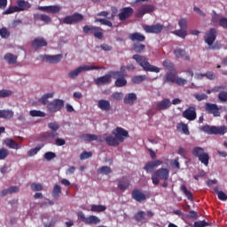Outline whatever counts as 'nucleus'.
<instances>
[{"label":"nucleus","instance_id":"f257e3e1","mask_svg":"<svg viewBox=\"0 0 227 227\" xmlns=\"http://www.w3.org/2000/svg\"><path fill=\"white\" fill-rule=\"evenodd\" d=\"M113 135H109L105 138L108 146H120V143H123L129 137V131L123 128L117 127L112 131Z\"/></svg>","mask_w":227,"mask_h":227},{"label":"nucleus","instance_id":"f03ea898","mask_svg":"<svg viewBox=\"0 0 227 227\" xmlns=\"http://www.w3.org/2000/svg\"><path fill=\"white\" fill-rule=\"evenodd\" d=\"M132 59H134L136 63H137V65H139V67H141L145 72H153L154 74H159L160 72V67L150 64L148 57L135 54L133 55Z\"/></svg>","mask_w":227,"mask_h":227},{"label":"nucleus","instance_id":"7ed1b4c3","mask_svg":"<svg viewBox=\"0 0 227 227\" xmlns=\"http://www.w3.org/2000/svg\"><path fill=\"white\" fill-rule=\"evenodd\" d=\"M126 75L125 66H121L120 71H112V77L113 79H115L114 85L116 88H123L124 86H127Z\"/></svg>","mask_w":227,"mask_h":227},{"label":"nucleus","instance_id":"20e7f679","mask_svg":"<svg viewBox=\"0 0 227 227\" xmlns=\"http://www.w3.org/2000/svg\"><path fill=\"white\" fill-rule=\"evenodd\" d=\"M201 132H205V134H208L209 136L215 135V136H224L227 133V126H210L206 124L200 128Z\"/></svg>","mask_w":227,"mask_h":227},{"label":"nucleus","instance_id":"39448f33","mask_svg":"<svg viewBox=\"0 0 227 227\" xmlns=\"http://www.w3.org/2000/svg\"><path fill=\"white\" fill-rule=\"evenodd\" d=\"M216 38H217V29L210 28L209 31L207 32L204 35V42L205 43H207V45L209 46V49H213L214 51H215L217 49H221L220 45H217V44L214 45V42H215Z\"/></svg>","mask_w":227,"mask_h":227},{"label":"nucleus","instance_id":"423d86ee","mask_svg":"<svg viewBox=\"0 0 227 227\" xmlns=\"http://www.w3.org/2000/svg\"><path fill=\"white\" fill-rule=\"evenodd\" d=\"M106 67H98V66H80L76 69L70 71L67 74L69 79H77L79 77V74L82 72H88L90 70H102Z\"/></svg>","mask_w":227,"mask_h":227},{"label":"nucleus","instance_id":"0eeeda50","mask_svg":"<svg viewBox=\"0 0 227 227\" xmlns=\"http://www.w3.org/2000/svg\"><path fill=\"white\" fill-rule=\"evenodd\" d=\"M151 178L154 185H159L160 180H168L169 178V170L164 168H159L153 173Z\"/></svg>","mask_w":227,"mask_h":227},{"label":"nucleus","instance_id":"6e6552de","mask_svg":"<svg viewBox=\"0 0 227 227\" xmlns=\"http://www.w3.org/2000/svg\"><path fill=\"white\" fill-rule=\"evenodd\" d=\"M63 107H65V101L63 99H54L48 104L46 109L48 113H58V111H61Z\"/></svg>","mask_w":227,"mask_h":227},{"label":"nucleus","instance_id":"1a4fd4ad","mask_svg":"<svg viewBox=\"0 0 227 227\" xmlns=\"http://www.w3.org/2000/svg\"><path fill=\"white\" fill-rule=\"evenodd\" d=\"M84 20V16L79 12H75L73 15L66 16L60 20V24L72 25L74 22H82Z\"/></svg>","mask_w":227,"mask_h":227},{"label":"nucleus","instance_id":"9d476101","mask_svg":"<svg viewBox=\"0 0 227 227\" xmlns=\"http://www.w3.org/2000/svg\"><path fill=\"white\" fill-rule=\"evenodd\" d=\"M48 127L51 129L52 132L43 133V137H46L47 139H54V137H58V136H59L58 133V130L59 129V124H58V122H50Z\"/></svg>","mask_w":227,"mask_h":227},{"label":"nucleus","instance_id":"9b49d317","mask_svg":"<svg viewBox=\"0 0 227 227\" xmlns=\"http://www.w3.org/2000/svg\"><path fill=\"white\" fill-rule=\"evenodd\" d=\"M153 12H155V7L152 4H144L140 6L136 12L135 16L137 19H141V17L146 15V13H152Z\"/></svg>","mask_w":227,"mask_h":227},{"label":"nucleus","instance_id":"f8f14e48","mask_svg":"<svg viewBox=\"0 0 227 227\" xmlns=\"http://www.w3.org/2000/svg\"><path fill=\"white\" fill-rule=\"evenodd\" d=\"M144 31L145 33H151L153 35H159L162 33V29H164V25L160 23H157L156 25H145L143 27Z\"/></svg>","mask_w":227,"mask_h":227},{"label":"nucleus","instance_id":"ddd939ff","mask_svg":"<svg viewBox=\"0 0 227 227\" xmlns=\"http://www.w3.org/2000/svg\"><path fill=\"white\" fill-rule=\"evenodd\" d=\"M205 110L207 114H213V116L215 117L221 116V112L219 111V106H217V104L206 103Z\"/></svg>","mask_w":227,"mask_h":227},{"label":"nucleus","instance_id":"4468645a","mask_svg":"<svg viewBox=\"0 0 227 227\" xmlns=\"http://www.w3.org/2000/svg\"><path fill=\"white\" fill-rule=\"evenodd\" d=\"M134 14V9L132 7H123L121 9V12L119 13L118 17L121 22L125 21L126 19L132 17Z\"/></svg>","mask_w":227,"mask_h":227},{"label":"nucleus","instance_id":"2eb2a0df","mask_svg":"<svg viewBox=\"0 0 227 227\" xmlns=\"http://www.w3.org/2000/svg\"><path fill=\"white\" fill-rule=\"evenodd\" d=\"M183 117L186 120H189V121H194V120L197 118L196 107H188L185 111L183 112Z\"/></svg>","mask_w":227,"mask_h":227},{"label":"nucleus","instance_id":"dca6fc26","mask_svg":"<svg viewBox=\"0 0 227 227\" xmlns=\"http://www.w3.org/2000/svg\"><path fill=\"white\" fill-rule=\"evenodd\" d=\"M162 164L163 161L160 160L149 161L145 165L144 169L146 171V173H153L155 168H159V166H162Z\"/></svg>","mask_w":227,"mask_h":227},{"label":"nucleus","instance_id":"f3484780","mask_svg":"<svg viewBox=\"0 0 227 227\" xmlns=\"http://www.w3.org/2000/svg\"><path fill=\"white\" fill-rule=\"evenodd\" d=\"M38 10L40 12H45L46 13H59L61 12V6L59 5H48V6H39Z\"/></svg>","mask_w":227,"mask_h":227},{"label":"nucleus","instance_id":"a211bd4d","mask_svg":"<svg viewBox=\"0 0 227 227\" xmlns=\"http://www.w3.org/2000/svg\"><path fill=\"white\" fill-rule=\"evenodd\" d=\"M111 77H113L112 73L110 74L98 77L94 80V82L97 86H106L107 84H111Z\"/></svg>","mask_w":227,"mask_h":227},{"label":"nucleus","instance_id":"6ab92c4d","mask_svg":"<svg viewBox=\"0 0 227 227\" xmlns=\"http://www.w3.org/2000/svg\"><path fill=\"white\" fill-rule=\"evenodd\" d=\"M132 199L138 203H143L146 201V195L141 192V190H133L131 192Z\"/></svg>","mask_w":227,"mask_h":227},{"label":"nucleus","instance_id":"aec40b11","mask_svg":"<svg viewBox=\"0 0 227 227\" xmlns=\"http://www.w3.org/2000/svg\"><path fill=\"white\" fill-rule=\"evenodd\" d=\"M43 59L46 61V63H51L53 65H56V63H59L61 59H63L62 54H57V55H45Z\"/></svg>","mask_w":227,"mask_h":227},{"label":"nucleus","instance_id":"412c9836","mask_svg":"<svg viewBox=\"0 0 227 227\" xmlns=\"http://www.w3.org/2000/svg\"><path fill=\"white\" fill-rule=\"evenodd\" d=\"M170 107L171 100L169 98H163L156 106L157 111H166V109H169Z\"/></svg>","mask_w":227,"mask_h":227},{"label":"nucleus","instance_id":"4be33fe9","mask_svg":"<svg viewBox=\"0 0 227 227\" xmlns=\"http://www.w3.org/2000/svg\"><path fill=\"white\" fill-rule=\"evenodd\" d=\"M33 49H40L42 47H47V40L43 37H36L32 42Z\"/></svg>","mask_w":227,"mask_h":227},{"label":"nucleus","instance_id":"5701e85b","mask_svg":"<svg viewBox=\"0 0 227 227\" xmlns=\"http://www.w3.org/2000/svg\"><path fill=\"white\" fill-rule=\"evenodd\" d=\"M130 187V182H129V178L122 176L121 179L118 180V189L119 191L125 192L127 189Z\"/></svg>","mask_w":227,"mask_h":227},{"label":"nucleus","instance_id":"b1692460","mask_svg":"<svg viewBox=\"0 0 227 227\" xmlns=\"http://www.w3.org/2000/svg\"><path fill=\"white\" fill-rule=\"evenodd\" d=\"M98 107L101 111H106V113L111 111V102L107 99H100L98 101Z\"/></svg>","mask_w":227,"mask_h":227},{"label":"nucleus","instance_id":"393cba45","mask_svg":"<svg viewBox=\"0 0 227 227\" xmlns=\"http://www.w3.org/2000/svg\"><path fill=\"white\" fill-rule=\"evenodd\" d=\"M129 40H131V42H138V43L145 42L146 40V36H145V35L139 32L129 34Z\"/></svg>","mask_w":227,"mask_h":227},{"label":"nucleus","instance_id":"a878e982","mask_svg":"<svg viewBox=\"0 0 227 227\" xmlns=\"http://www.w3.org/2000/svg\"><path fill=\"white\" fill-rule=\"evenodd\" d=\"M137 100V95L134 92L129 93L124 97V104H128L129 106H134V102Z\"/></svg>","mask_w":227,"mask_h":227},{"label":"nucleus","instance_id":"bb28decb","mask_svg":"<svg viewBox=\"0 0 227 227\" xmlns=\"http://www.w3.org/2000/svg\"><path fill=\"white\" fill-rule=\"evenodd\" d=\"M17 5L18 12H26V10H29V8H31V4L25 0H18Z\"/></svg>","mask_w":227,"mask_h":227},{"label":"nucleus","instance_id":"cd10ccee","mask_svg":"<svg viewBox=\"0 0 227 227\" xmlns=\"http://www.w3.org/2000/svg\"><path fill=\"white\" fill-rule=\"evenodd\" d=\"M4 143L8 146V148H11L12 150H20V145H19L15 140L12 138H6Z\"/></svg>","mask_w":227,"mask_h":227},{"label":"nucleus","instance_id":"c85d7f7f","mask_svg":"<svg viewBox=\"0 0 227 227\" xmlns=\"http://www.w3.org/2000/svg\"><path fill=\"white\" fill-rule=\"evenodd\" d=\"M134 219L137 223H148V220H146V213L145 211H138L135 215Z\"/></svg>","mask_w":227,"mask_h":227},{"label":"nucleus","instance_id":"c756f323","mask_svg":"<svg viewBox=\"0 0 227 227\" xmlns=\"http://www.w3.org/2000/svg\"><path fill=\"white\" fill-rule=\"evenodd\" d=\"M176 79V74H173L172 72L166 73L163 77V82H168V84H175V81Z\"/></svg>","mask_w":227,"mask_h":227},{"label":"nucleus","instance_id":"7c9ffc66","mask_svg":"<svg viewBox=\"0 0 227 227\" xmlns=\"http://www.w3.org/2000/svg\"><path fill=\"white\" fill-rule=\"evenodd\" d=\"M146 49V45L139 43H134L132 44V50L134 52H137V54H142V52Z\"/></svg>","mask_w":227,"mask_h":227},{"label":"nucleus","instance_id":"2f4dec72","mask_svg":"<svg viewBox=\"0 0 227 227\" xmlns=\"http://www.w3.org/2000/svg\"><path fill=\"white\" fill-rule=\"evenodd\" d=\"M92 35L95 38H98V40H102V38H104V29L100 27L94 26Z\"/></svg>","mask_w":227,"mask_h":227},{"label":"nucleus","instance_id":"473e14b6","mask_svg":"<svg viewBox=\"0 0 227 227\" xmlns=\"http://www.w3.org/2000/svg\"><path fill=\"white\" fill-rule=\"evenodd\" d=\"M13 111L12 110H0V118L4 120H12L13 118Z\"/></svg>","mask_w":227,"mask_h":227},{"label":"nucleus","instance_id":"72a5a7b5","mask_svg":"<svg viewBox=\"0 0 227 227\" xmlns=\"http://www.w3.org/2000/svg\"><path fill=\"white\" fill-rule=\"evenodd\" d=\"M177 130H182L183 134L185 136H191V131H189V126L184 122H180L176 125Z\"/></svg>","mask_w":227,"mask_h":227},{"label":"nucleus","instance_id":"f704fd0d","mask_svg":"<svg viewBox=\"0 0 227 227\" xmlns=\"http://www.w3.org/2000/svg\"><path fill=\"white\" fill-rule=\"evenodd\" d=\"M181 191L184 194V196L187 197V200H189V201H194V196L192 195V192L187 190L185 184L181 185Z\"/></svg>","mask_w":227,"mask_h":227},{"label":"nucleus","instance_id":"c9c22d12","mask_svg":"<svg viewBox=\"0 0 227 227\" xmlns=\"http://www.w3.org/2000/svg\"><path fill=\"white\" fill-rule=\"evenodd\" d=\"M4 59L7 61L9 65H15V63H17V56L12 53L5 54Z\"/></svg>","mask_w":227,"mask_h":227},{"label":"nucleus","instance_id":"e433bc0d","mask_svg":"<svg viewBox=\"0 0 227 227\" xmlns=\"http://www.w3.org/2000/svg\"><path fill=\"white\" fill-rule=\"evenodd\" d=\"M146 79H148L146 74H141V75L133 76L131 78V81H132L133 84H141V82H143V81H146Z\"/></svg>","mask_w":227,"mask_h":227},{"label":"nucleus","instance_id":"4c0bfd02","mask_svg":"<svg viewBox=\"0 0 227 227\" xmlns=\"http://www.w3.org/2000/svg\"><path fill=\"white\" fill-rule=\"evenodd\" d=\"M51 194L54 200H59V196L61 195V186L59 184H55Z\"/></svg>","mask_w":227,"mask_h":227},{"label":"nucleus","instance_id":"58836bf2","mask_svg":"<svg viewBox=\"0 0 227 227\" xmlns=\"http://www.w3.org/2000/svg\"><path fill=\"white\" fill-rule=\"evenodd\" d=\"M54 97L53 93L44 94L40 99L39 102L43 104V106H49V98H52Z\"/></svg>","mask_w":227,"mask_h":227},{"label":"nucleus","instance_id":"ea45409f","mask_svg":"<svg viewBox=\"0 0 227 227\" xmlns=\"http://www.w3.org/2000/svg\"><path fill=\"white\" fill-rule=\"evenodd\" d=\"M82 139L84 141H98V136L94 135V134H83L82 135Z\"/></svg>","mask_w":227,"mask_h":227},{"label":"nucleus","instance_id":"a19ab883","mask_svg":"<svg viewBox=\"0 0 227 227\" xmlns=\"http://www.w3.org/2000/svg\"><path fill=\"white\" fill-rule=\"evenodd\" d=\"M162 67H164L166 70H169V72H175V64H173L171 60H164L162 62Z\"/></svg>","mask_w":227,"mask_h":227},{"label":"nucleus","instance_id":"79ce46f5","mask_svg":"<svg viewBox=\"0 0 227 227\" xmlns=\"http://www.w3.org/2000/svg\"><path fill=\"white\" fill-rule=\"evenodd\" d=\"M214 191H215V192L217 193L218 200H220V201H226L227 195H226V193H224V192L219 191V187H217V186H215L214 188Z\"/></svg>","mask_w":227,"mask_h":227},{"label":"nucleus","instance_id":"37998d69","mask_svg":"<svg viewBox=\"0 0 227 227\" xmlns=\"http://www.w3.org/2000/svg\"><path fill=\"white\" fill-rule=\"evenodd\" d=\"M198 159L201 164H204V166H208V160H210V156L208 153H204L202 155H200Z\"/></svg>","mask_w":227,"mask_h":227},{"label":"nucleus","instance_id":"c03bdc74","mask_svg":"<svg viewBox=\"0 0 227 227\" xmlns=\"http://www.w3.org/2000/svg\"><path fill=\"white\" fill-rule=\"evenodd\" d=\"M30 116L33 118H44L45 113L40 111V110H31L29 112Z\"/></svg>","mask_w":227,"mask_h":227},{"label":"nucleus","instance_id":"a18cd8bd","mask_svg":"<svg viewBox=\"0 0 227 227\" xmlns=\"http://www.w3.org/2000/svg\"><path fill=\"white\" fill-rule=\"evenodd\" d=\"M95 23L99 22L102 26H107L108 27H113V22L106 19L96 18L94 20Z\"/></svg>","mask_w":227,"mask_h":227},{"label":"nucleus","instance_id":"49530a36","mask_svg":"<svg viewBox=\"0 0 227 227\" xmlns=\"http://www.w3.org/2000/svg\"><path fill=\"white\" fill-rule=\"evenodd\" d=\"M98 223H100V220L98 216L90 215L89 217H87L86 224H98Z\"/></svg>","mask_w":227,"mask_h":227},{"label":"nucleus","instance_id":"de8ad7c7","mask_svg":"<svg viewBox=\"0 0 227 227\" xmlns=\"http://www.w3.org/2000/svg\"><path fill=\"white\" fill-rule=\"evenodd\" d=\"M204 153L205 149H203L202 147H194L192 150V155H194V157L200 158V155H203Z\"/></svg>","mask_w":227,"mask_h":227},{"label":"nucleus","instance_id":"09e8293b","mask_svg":"<svg viewBox=\"0 0 227 227\" xmlns=\"http://www.w3.org/2000/svg\"><path fill=\"white\" fill-rule=\"evenodd\" d=\"M41 148H43V145L30 149V150L27 152L28 157H35V155H36V153H38L40 152Z\"/></svg>","mask_w":227,"mask_h":227},{"label":"nucleus","instance_id":"8fccbe9b","mask_svg":"<svg viewBox=\"0 0 227 227\" xmlns=\"http://www.w3.org/2000/svg\"><path fill=\"white\" fill-rule=\"evenodd\" d=\"M19 12V7L17 6H10L7 10L4 12V15H12V13Z\"/></svg>","mask_w":227,"mask_h":227},{"label":"nucleus","instance_id":"3c124183","mask_svg":"<svg viewBox=\"0 0 227 227\" xmlns=\"http://www.w3.org/2000/svg\"><path fill=\"white\" fill-rule=\"evenodd\" d=\"M106 209V206L102 205H92L90 207L91 212H105Z\"/></svg>","mask_w":227,"mask_h":227},{"label":"nucleus","instance_id":"603ef678","mask_svg":"<svg viewBox=\"0 0 227 227\" xmlns=\"http://www.w3.org/2000/svg\"><path fill=\"white\" fill-rule=\"evenodd\" d=\"M31 189L34 192H40V191H43V186L40 183H33L31 184Z\"/></svg>","mask_w":227,"mask_h":227},{"label":"nucleus","instance_id":"864d4df0","mask_svg":"<svg viewBox=\"0 0 227 227\" xmlns=\"http://www.w3.org/2000/svg\"><path fill=\"white\" fill-rule=\"evenodd\" d=\"M10 155V151L3 147L0 149V160H4Z\"/></svg>","mask_w":227,"mask_h":227},{"label":"nucleus","instance_id":"5fc2aeb1","mask_svg":"<svg viewBox=\"0 0 227 227\" xmlns=\"http://www.w3.org/2000/svg\"><path fill=\"white\" fill-rule=\"evenodd\" d=\"M173 35H176V36H179V38H185V36H187V30L180 28L179 30H175L173 32Z\"/></svg>","mask_w":227,"mask_h":227},{"label":"nucleus","instance_id":"6e6d98bb","mask_svg":"<svg viewBox=\"0 0 227 227\" xmlns=\"http://www.w3.org/2000/svg\"><path fill=\"white\" fill-rule=\"evenodd\" d=\"M99 173H101V175H111V173H113V170H111L110 167L107 166H103L100 168H98Z\"/></svg>","mask_w":227,"mask_h":227},{"label":"nucleus","instance_id":"4d7b16f0","mask_svg":"<svg viewBox=\"0 0 227 227\" xmlns=\"http://www.w3.org/2000/svg\"><path fill=\"white\" fill-rule=\"evenodd\" d=\"M178 26L180 29H184V31H187V20L185 18H181L178 20Z\"/></svg>","mask_w":227,"mask_h":227},{"label":"nucleus","instance_id":"13d9d810","mask_svg":"<svg viewBox=\"0 0 227 227\" xmlns=\"http://www.w3.org/2000/svg\"><path fill=\"white\" fill-rule=\"evenodd\" d=\"M13 92L10 90H0V98H6L8 97H12Z\"/></svg>","mask_w":227,"mask_h":227},{"label":"nucleus","instance_id":"bf43d9fd","mask_svg":"<svg viewBox=\"0 0 227 227\" xmlns=\"http://www.w3.org/2000/svg\"><path fill=\"white\" fill-rule=\"evenodd\" d=\"M0 36L1 38H10V31L6 27L0 28Z\"/></svg>","mask_w":227,"mask_h":227},{"label":"nucleus","instance_id":"052dcab7","mask_svg":"<svg viewBox=\"0 0 227 227\" xmlns=\"http://www.w3.org/2000/svg\"><path fill=\"white\" fill-rule=\"evenodd\" d=\"M95 29V26H84L82 27L83 33H85V35H93V31Z\"/></svg>","mask_w":227,"mask_h":227},{"label":"nucleus","instance_id":"680f3d73","mask_svg":"<svg viewBox=\"0 0 227 227\" xmlns=\"http://www.w3.org/2000/svg\"><path fill=\"white\" fill-rule=\"evenodd\" d=\"M174 54L176 58H178V59L184 58V56H185V50L176 48V50H174Z\"/></svg>","mask_w":227,"mask_h":227},{"label":"nucleus","instance_id":"e2e57ef3","mask_svg":"<svg viewBox=\"0 0 227 227\" xmlns=\"http://www.w3.org/2000/svg\"><path fill=\"white\" fill-rule=\"evenodd\" d=\"M219 102L224 103L227 102V92L223 90L218 94Z\"/></svg>","mask_w":227,"mask_h":227},{"label":"nucleus","instance_id":"0e129e2a","mask_svg":"<svg viewBox=\"0 0 227 227\" xmlns=\"http://www.w3.org/2000/svg\"><path fill=\"white\" fill-rule=\"evenodd\" d=\"M205 77H207L209 81H215L217 78V75H215V73L213 71H207L205 73Z\"/></svg>","mask_w":227,"mask_h":227},{"label":"nucleus","instance_id":"69168bd1","mask_svg":"<svg viewBox=\"0 0 227 227\" xmlns=\"http://www.w3.org/2000/svg\"><path fill=\"white\" fill-rule=\"evenodd\" d=\"M207 226H210V223H207L205 220L197 221V222H194L193 223V227H207Z\"/></svg>","mask_w":227,"mask_h":227},{"label":"nucleus","instance_id":"338daca9","mask_svg":"<svg viewBox=\"0 0 227 227\" xmlns=\"http://www.w3.org/2000/svg\"><path fill=\"white\" fill-rule=\"evenodd\" d=\"M45 160H52V159H56V153L47 152L44 153Z\"/></svg>","mask_w":227,"mask_h":227},{"label":"nucleus","instance_id":"774afa93","mask_svg":"<svg viewBox=\"0 0 227 227\" xmlns=\"http://www.w3.org/2000/svg\"><path fill=\"white\" fill-rule=\"evenodd\" d=\"M219 24L221 27H223V29H227V18H221L219 20Z\"/></svg>","mask_w":227,"mask_h":227}]
</instances>
